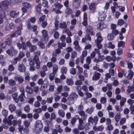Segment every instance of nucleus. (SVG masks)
Returning a JSON list of instances; mask_svg holds the SVG:
<instances>
[{"mask_svg":"<svg viewBox=\"0 0 134 134\" xmlns=\"http://www.w3.org/2000/svg\"><path fill=\"white\" fill-rule=\"evenodd\" d=\"M23 26L22 23H21L19 26L17 27L16 30L10 35V37L6 39L4 42L7 45L9 46L12 44V38L14 37H16L19 35H20L21 34V31L23 30Z\"/></svg>","mask_w":134,"mask_h":134,"instance_id":"nucleus-1","label":"nucleus"},{"mask_svg":"<svg viewBox=\"0 0 134 134\" xmlns=\"http://www.w3.org/2000/svg\"><path fill=\"white\" fill-rule=\"evenodd\" d=\"M43 127V125L41 121L37 120L36 122L34 129L35 132L37 134L41 132Z\"/></svg>","mask_w":134,"mask_h":134,"instance_id":"nucleus-2","label":"nucleus"},{"mask_svg":"<svg viewBox=\"0 0 134 134\" xmlns=\"http://www.w3.org/2000/svg\"><path fill=\"white\" fill-rule=\"evenodd\" d=\"M26 25L29 30L35 32L36 34L38 33V32L37 31V27L36 25H34L32 26L30 21H27L26 22Z\"/></svg>","mask_w":134,"mask_h":134,"instance_id":"nucleus-3","label":"nucleus"},{"mask_svg":"<svg viewBox=\"0 0 134 134\" xmlns=\"http://www.w3.org/2000/svg\"><path fill=\"white\" fill-rule=\"evenodd\" d=\"M6 52L9 55L12 57L17 55L18 52V51L15 49L14 47H12L10 49H8Z\"/></svg>","mask_w":134,"mask_h":134,"instance_id":"nucleus-4","label":"nucleus"},{"mask_svg":"<svg viewBox=\"0 0 134 134\" xmlns=\"http://www.w3.org/2000/svg\"><path fill=\"white\" fill-rule=\"evenodd\" d=\"M1 9L3 10H5L8 8L9 2L8 0L2 1L1 2Z\"/></svg>","mask_w":134,"mask_h":134,"instance_id":"nucleus-5","label":"nucleus"},{"mask_svg":"<svg viewBox=\"0 0 134 134\" xmlns=\"http://www.w3.org/2000/svg\"><path fill=\"white\" fill-rule=\"evenodd\" d=\"M32 60L36 64V67L37 69H39L40 66V63L39 62V58L37 55H35Z\"/></svg>","mask_w":134,"mask_h":134,"instance_id":"nucleus-6","label":"nucleus"},{"mask_svg":"<svg viewBox=\"0 0 134 134\" xmlns=\"http://www.w3.org/2000/svg\"><path fill=\"white\" fill-rule=\"evenodd\" d=\"M86 32L87 34H89L91 36L94 35H95L92 27L90 25L86 27Z\"/></svg>","mask_w":134,"mask_h":134,"instance_id":"nucleus-7","label":"nucleus"},{"mask_svg":"<svg viewBox=\"0 0 134 134\" xmlns=\"http://www.w3.org/2000/svg\"><path fill=\"white\" fill-rule=\"evenodd\" d=\"M83 20L82 22V24L85 27L87 26L88 25V18L87 17V14L86 12L84 13L83 18Z\"/></svg>","mask_w":134,"mask_h":134,"instance_id":"nucleus-8","label":"nucleus"},{"mask_svg":"<svg viewBox=\"0 0 134 134\" xmlns=\"http://www.w3.org/2000/svg\"><path fill=\"white\" fill-rule=\"evenodd\" d=\"M16 44L19 49L21 48L24 50H26V46L25 42H23L21 44L20 43H17Z\"/></svg>","mask_w":134,"mask_h":134,"instance_id":"nucleus-9","label":"nucleus"},{"mask_svg":"<svg viewBox=\"0 0 134 134\" xmlns=\"http://www.w3.org/2000/svg\"><path fill=\"white\" fill-rule=\"evenodd\" d=\"M49 84V83L48 80H44V82L42 85L40 90L42 91H44L47 88Z\"/></svg>","mask_w":134,"mask_h":134,"instance_id":"nucleus-10","label":"nucleus"},{"mask_svg":"<svg viewBox=\"0 0 134 134\" xmlns=\"http://www.w3.org/2000/svg\"><path fill=\"white\" fill-rule=\"evenodd\" d=\"M18 68L20 72H24L25 71L26 68L24 64L23 63H20Z\"/></svg>","mask_w":134,"mask_h":134,"instance_id":"nucleus-11","label":"nucleus"},{"mask_svg":"<svg viewBox=\"0 0 134 134\" xmlns=\"http://www.w3.org/2000/svg\"><path fill=\"white\" fill-rule=\"evenodd\" d=\"M93 129L95 131H102L104 130V127L103 125H100L97 127L96 125H94L93 126Z\"/></svg>","mask_w":134,"mask_h":134,"instance_id":"nucleus-12","label":"nucleus"},{"mask_svg":"<svg viewBox=\"0 0 134 134\" xmlns=\"http://www.w3.org/2000/svg\"><path fill=\"white\" fill-rule=\"evenodd\" d=\"M101 34L100 32L97 33L96 36L97 37V39L95 40L96 42H101L103 40V37L101 36Z\"/></svg>","mask_w":134,"mask_h":134,"instance_id":"nucleus-13","label":"nucleus"},{"mask_svg":"<svg viewBox=\"0 0 134 134\" xmlns=\"http://www.w3.org/2000/svg\"><path fill=\"white\" fill-rule=\"evenodd\" d=\"M94 74L92 77V80L93 81H96L99 79L100 77V74L96 71L95 72Z\"/></svg>","mask_w":134,"mask_h":134,"instance_id":"nucleus-14","label":"nucleus"},{"mask_svg":"<svg viewBox=\"0 0 134 134\" xmlns=\"http://www.w3.org/2000/svg\"><path fill=\"white\" fill-rule=\"evenodd\" d=\"M42 7V4L41 3H38L35 6V8L36 11L38 14H40L41 12V8Z\"/></svg>","mask_w":134,"mask_h":134,"instance_id":"nucleus-15","label":"nucleus"},{"mask_svg":"<svg viewBox=\"0 0 134 134\" xmlns=\"http://www.w3.org/2000/svg\"><path fill=\"white\" fill-rule=\"evenodd\" d=\"M19 13L18 11L16 12V11L12 10L10 13V15L12 18L16 17L19 14Z\"/></svg>","mask_w":134,"mask_h":134,"instance_id":"nucleus-16","label":"nucleus"},{"mask_svg":"<svg viewBox=\"0 0 134 134\" xmlns=\"http://www.w3.org/2000/svg\"><path fill=\"white\" fill-rule=\"evenodd\" d=\"M18 93L16 92L14 93L12 95V97L14 100L15 102L17 103L18 102L19 100L18 97Z\"/></svg>","mask_w":134,"mask_h":134,"instance_id":"nucleus-17","label":"nucleus"},{"mask_svg":"<svg viewBox=\"0 0 134 134\" xmlns=\"http://www.w3.org/2000/svg\"><path fill=\"white\" fill-rule=\"evenodd\" d=\"M80 4V2L77 0H75L73 4V8L74 9L79 7Z\"/></svg>","mask_w":134,"mask_h":134,"instance_id":"nucleus-18","label":"nucleus"},{"mask_svg":"<svg viewBox=\"0 0 134 134\" xmlns=\"http://www.w3.org/2000/svg\"><path fill=\"white\" fill-rule=\"evenodd\" d=\"M65 12V13L68 15H71L73 12L72 9L70 7L66 8Z\"/></svg>","mask_w":134,"mask_h":134,"instance_id":"nucleus-19","label":"nucleus"},{"mask_svg":"<svg viewBox=\"0 0 134 134\" xmlns=\"http://www.w3.org/2000/svg\"><path fill=\"white\" fill-rule=\"evenodd\" d=\"M42 35L44 39H46L48 38V32L47 31L45 30H43L42 31Z\"/></svg>","mask_w":134,"mask_h":134,"instance_id":"nucleus-20","label":"nucleus"},{"mask_svg":"<svg viewBox=\"0 0 134 134\" xmlns=\"http://www.w3.org/2000/svg\"><path fill=\"white\" fill-rule=\"evenodd\" d=\"M9 109L12 112L14 111L16 109V107L13 104H10L9 105Z\"/></svg>","mask_w":134,"mask_h":134,"instance_id":"nucleus-21","label":"nucleus"},{"mask_svg":"<svg viewBox=\"0 0 134 134\" xmlns=\"http://www.w3.org/2000/svg\"><path fill=\"white\" fill-rule=\"evenodd\" d=\"M129 73L128 75V78L130 80H131L134 74L133 72L131 70H130L129 71Z\"/></svg>","mask_w":134,"mask_h":134,"instance_id":"nucleus-22","label":"nucleus"},{"mask_svg":"<svg viewBox=\"0 0 134 134\" xmlns=\"http://www.w3.org/2000/svg\"><path fill=\"white\" fill-rule=\"evenodd\" d=\"M54 6L55 8L58 9H60L62 8L63 6L60 3L57 2L54 4Z\"/></svg>","mask_w":134,"mask_h":134,"instance_id":"nucleus-23","label":"nucleus"},{"mask_svg":"<svg viewBox=\"0 0 134 134\" xmlns=\"http://www.w3.org/2000/svg\"><path fill=\"white\" fill-rule=\"evenodd\" d=\"M15 79L18 81V82L20 83H23L24 81V79L23 78L21 77H15Z\"/></svg>","mask_w":134,"mask_h":134,"instance_id":"nucleus-24","label":"nucleus"},{"mask_svg":"<svg viewBox=\"0 0 134 134\" xmlns=\"http://www.w3.org/2000/svg\"><path fill=\"white\" fill-rule=\"evenodd\" d=\"M66 82L67 84L70 86H72L74 83L73 80L72 79H67Z\"/></svg>","mask_w":134,"mask_h":134,"instance_id":"nucleus-25","label":"nucleus"},{"mask_svg":"<svg viewBox=\"0 0 134 134\" xmlns=\"http://www.w3.org/2000/svg\"><path fill=\"white\" fill-rule=\"evenodd\" d=\"M21 60L18 57L15 58L13 59L11 61L12 63L14 65L16 64L18 61H20Z\"/></svg>","mask_w":134,"mask_h":134,"instance_id":"nucleus-26","label":"nucleus"},{"mask_svg":"<svg viewBox=\"0 0 134 134\" xmlns=\"http://www.w3.org/2000/svg\"><path fill=\"white\" fill-rule=\"evenodd\" d=\"M59 27L62 29H66L67 27V25L65 22H63L60 24Z\"/></svg>","mask_w":134,"mask_h":134,"instance_id":"nucleus-27","label":"nucleus"},{"mask_svg":"<svg viewBox=\"0 0 134 134\" xmlns=\"http://www.w3.org/2000/svg\"><path fill=\"white\" fill-rule=\"evenodd\" d=\"M26 92L29 94H31L33 91L31 87L28 86H27L26 88Z\"/></svg>","mask_w":134,"mask_h":134,"instance_id":"nucleus-28","label":"nucleus"},{"mask_svg":"<svg viewBox=\"0 0 134 134\" xmlns=\"http://www.w3.org/2000/svg\"><path fill=\"white\" fill-rule=\"evenodd\" d=\"M37 49V47L36 45H32L29 48V50L31 52H33L36 51Z\"/></svg>","mask_w":134,"mask_h":134,"instance_id":"nucleus-29","label":"nucleus"},{"mask_svg":"<svg viewBox=\"0 0 134 134\" xmlns=\"http://www.w3.org/2000/svg\"><path fill=\"white\" fill-rule=\"evenodd\" d=\"M23 6L24 7L27 8L29 9L31 6V5L28 2H24L23 4Z\"/></svg>","mask_w":134,"mask_h":134,"instance_id":"nucleus-30","label":"nucleus"},{"mask_svg":"<svg viewBox=\"0 0 134 134\" xmlns=\"http://www.w3.org/2000/svg\"><path fill=\"white\" fill-rule=\"evenodd\" d=\"M6 16L5 12L3 10H0V18H4Z\"/></svg>","mask_w":134,"mask_h":134,"instance_id":"nucleus-31","label":"nucleus"},{"mask_svg":"<svg viewBox=\"0 0 134 134\" xmlns=\"http://www.w3.org/2000/svg\"><path fill=\"white\" fill-rule=\"evenodd\" d=\"M42 3V5L46 8H48L49 7L48 5V2L47 0L43 1Z\"/></svg>","mask_w":134,"mask_h":134,"instance_id":"nucleus-32","label":"nucleus"},{"mask_svg":"<svg viewBox=\"0 0 134 134\" xmlns=\"http://www.w3.org/2000/svg\"><path fill=\"white\" fill-rule=\"evenodd\" d=\"M121 118L120 114L119 113H118L115 116V121L118 122L119 121Z\"/></svg>","mask_w":134,"mask_h":134,"instance_id":"nucleus-33","label":"nucleus"},{"mask_svg":"<svg viewBox=\"0 0 134 134\" xmlns=\"http://www.w3.org/2000/svg\"><path fill=\"white\" fill-rule=\"evenodd\" d=\"M8 83L10 86H14L16 85L15 81L12 79H10L9 80Z\"/></svg>","mask_w":134,"mask_h":134,"instance_id":"nucleus-34","label":"nucleus"},{"mask_svg":"<svg viewBox=\"0 0 134 134\" xmlns=\"http://www.w3.org/2000/svg\"><path fill=\"white\" fill-rule=\"evenodd\" d=\"M94 109V108L93 107H91L90 108H88L85 111L86 113L89 114H91L93 111Z\"/></svg>","mask_w":134,"mask_h":134,"instance_id":"nucleus-35","label":"nucleus"},{"mask_svg":"<svg viewBox=\"0 0 134 134\" xmlns=\"http://www.w3.org/2000/svg\"><path fill=\"white\" fill-rule=\"evenodd\" d=\"M114 37V35H113L112 33H110L108 34L107 36L108 39L109 41L113 40Z\"/></svg>","mask_w":134,"mask_h":134,"instance_id":"nucleus-36","label":"nucleus"},{"mask_svg":"<svg viewBox=\"0 0 134 134\" xmlns=\"http://www.w3.org/2000/svg\"><path fill=\"white\" fill-rule=\"evenodd\" d=\"M59 115L62 117H64L65 116L64 111L62 110H59L58 111Z\"/></svg>","mask_w":134,"mask_h":134,"instance_id":"nucleus-37","label":"nucleus"},{"mask_svg":"<svg viewBox=\"0 0 134 134\" xmlns=\"http://www.w3.org/2000/svg\"><path fill=\"white\" fill-rule=\"evenodd\" d=\"M58 67L57 65L56 64L54 65L53 66V73L56 74L57 73L58 70Z\"/></svg>","mask_w":134,"mask_h":134,"instance_id":"nucleus-38","label":"nucleus"},{"mask_svg":"<svg viewBox=\"0 0 134 134\" xmlns=\"http://www.w3.org/2000/svg\"><path fill=\"white\" fill-rule=\"evenodd\" d=\"M95 4L94 3H92L89 6V8L91 10L94 11L95 9Z\"/></svg>","mask_w":134,"mask_h":134,"instance_id":"nucleus-39","label":"nucleus"},{"mask_svg":"<svg viewBox=\"0 0 134 134\" xmlns=\"http://www.w3.org/2000/svg\"><path fill=\"white\" fill-rule=\"evenodd\" d=\"M25 54L24 53L20 51L19 53L18 56L17 57L21 60V59L25 56Z\"/></svg>","mask_w":134,"mask_h":134,"instance_id":"nucleus-40","label":"nucleus"},{"mask_svg":"<svg viewBox=\"0 0 134 134\" xmlns=\"http://www.w3.org/2000/svg\"><path fill=\"white\" fill-rule=\"evenodd\" d=\"M38 75H35L31 76L30 78L33 81H36L38 79Z\"/></svg>","mask_w":134,"mask_h":134,"instance_id":"nucleus-41","label":"nucleus"},{"mask_svg":"<svg viewBox=\"0 0 134 134\" xmlns=\"http://www.w3.org/2000/svg\"><path fill=\"white\" fill-rule=\"evenodd\" d=\"M67 71V68L65 67H62L61 70V72L62 74H66Z\"/></svg>","mask_w":134,"mask_h":134,"instance_id":"nucleus-42","label":"nucleus"},{"mask_svg":"<svg viewBox=\"0 0 134 134\" xmlns=\"http://www.w3.org/2000/svg\"><path fill=\"white\" fill-rule=\"evenodd\" d=\"M125 42L124 41H119L118 43V47H124L125 46Z\"/></svg>","mask_w":134,"mask_h":134,"instance_id":"nucleus-43","label":"nucleus"},{"mask_svg":"<svg viewBox=\"0 0 134 134\" xmlns=\"http://www.w3.org/2000/svg\"><path fill=\"white\" fill-rule=\"evenodd\" d=\"M124 72V70L122 69L121 71L119 72L118 74V76L119 78H121L122 77L123 75Z\"/></svg>","mask_w":134,"mask_h":134,"instance_id":"nucleus-44","label":"nucleus"},{"mask_svg":"<svg viewBox=\"0 0 134 134\" xmlns=\"http://www.w3.org/2000/svg\"><path fill=\"white\" fill-rule=\"evenodd\" d=\"M29 21L30 22H31L33 24H35L36 21V19L35 17H31L29 19Z\"/></svg>","mask_w":134,"mask_h":134,"instance_id":"nucleus-45","label":"nucleus"},{"mask_svg":"<svg viewBox=\"0 0 134 134\" xmlns=\"http://www.w3.org/2000/svg\"><path fill=\"white\" fill-rule=\"evenodd\" d=\"M38 46L42 49L45 48V45L41 41L38 42Z\"/></svg>","mask_w":134,"mask_h":134,"instance_id":"nucleus-46","label":"nucleus"},{"mask_svg":"<svg viewBox=\"0 0 134 134\" xmlns=\"http://www.w3.org/2000/svg\"><path fill=\"white\" fill-rule=\"evenodd\" d=\"M77 55V53L76 51H73L71 53V58L72 59H74L76 57Z\"/></svg>","mask_w":134,"mask_h":134,"instance_id":"nucleus-47","label":"nucleus"},{"mask_svg":"<svg viewBox=\"0 0 134 134\" xmlns=\"http://www.w3.org/2000/svg\"><path fill=\"white\" fill-rule=\"evenodd\" d=\"M30 124V122L28 120H26L24 122V125L25 127H29Z\"/></svg>","mask_w":134,"mask_h":134,"instance_id":"nucleus-48","label":"nucleus"},{"mask_svg":"<svg viewBox=\"0 0 134 134\" xmlns=\"http://www.w3.org/2000/svg\"><path fill=\"white\" fill-rule=\"evenodd\" d=\"M55 74L53 72L50 74L49 75V78L51 81H52L54 79Z\"/></svg>","mask_w":134,"mask_h":134,"instance_id":"nucleus-49","label":"nucleus"},{"mask_svg":"<svg viewBox=\"0 0 134 134\" xmlns=\"http://www.w3.org/2000/svg\"><path fill=\"white\" fill-rule=\"evenodd\" d=\"M24 96H25V95L23 94H20L18 96V98L20 102H22L24 101Z\"/></svg>","mask_w":134,"mask_h":134,"instance_id":"nucleus-50","label":"nucleus"},{"mask_svg":"<svg viewBox=\"0 0 134 134\" xmlns=\"http://www.w3.org/2000/svg\"><path fill=\"white\" fill-rule=\"evenodd\" d=\"M124 23V21L122 19H119L118 20V25H119L122 26Z\"/></svg>","mask_w":134,"mask_h":134,"instance_id":"nucleus-51","label":"nucleus"},{"mask_svg":"<svg viewBox=\"0 0 134 134\" xmlns=\"http://www.w3.org/2000/svg\"><path fill=\"white\" fill-rule=\"evenodd\" d=\"M101 103L102 104H104L106 103L107 102L106 98L105 97H102L100 100Z\"/></svg>","mask_w":134,"mask_h":134,"instance_id":"nucleus-52","label":"nucleus"},{"mask_svg":"<svg viewBox=\"0 0 134 134\" xmlns=\"http://www.w3.org/2000/svg\"><path fill=\"white\" fill-rule=\"evenodd\" d=\"M22 1V0H10V2L12 3V4L13 3H20Z\"/></svg>","mask_w":134,"mask_h":134,"instance_id":"nucleus-53","label":"nucleus"},{"mask_svg":"<svg viewBox=\"0 0 134 134\" xmlns=\"http://www.w3.org/2000/svg\"><path fill=\"white\" fill-rule=\"evenodd\" d=\"M65 32L69 36H72V35L68 29H66L65 31Z\"/></svg>","mask_w":134,"mask_h":134,"instance_id":"nucleus-54","label":"nucleus"},{"mask_svg":"<svg viewBox=\"0 0 134 134\" xmlns=\"http://www.w3.org/2000/svg\"><path fill=\"white\" fill-rule=\"evenodd\" d=\"M96 45L97 47L99 49H100L102 48V46L101 44V42H96Z\"/></svg>","mask_w":134,"mask_h":134,"instance_id":"nucleus-55","label":"nucleus"},{"mask_svg":"<svg viewBox=\"0 0 134 134\" xmlns=\"http://www.w3.org/2000/svg\"><path fill=\"white\" fill-rule=\"evenodd\" d=\"M126 121V119L125 118H124L121 119L120 121L119 124L120 125H123L125 123Z\"/></svg>","mask_w":134,"mask_h":134,"instance_id":"nucleus-56","label":"nucleus"},{"mask_svg":"<svg viewBox=\"0 0 134 134\" xmlns=\"http://www.w3.org/2000/svg\"><path fill=\"white\" fill-rule=\"evenodd\" d=\"M8 111L5 109L3 110L2 112V113L3 115L5 117H6L8 115Z\"/></svg>","mask_w":134,"mask_h":134,"instance_id":"nucleus-57","label":"nucleus"},{"mask_svg":"<svg viewBox=\"0 0 134 134\" xmlns=\"http://www.w3.org/2000/svg\"><path fill=\"white\" fill-rule=\"evenodd\" d=\"M98 59L99 62H102L103 61L104 59V57L103 55H98Z\"/></svg>","mask_w":134,"mask_h":134,"instance_id":"nucleus-58","label":"nucleus"},{"mask_svg":"<svg viewBox=\"0 0 134 134\" xmlns=\"http://www.w3.org/2000/svg\"><path fill=\"white\" fill-rule=\"evenodd\" d=\"M93 68L94 69L97 70L100 72H102L103 71V70L102 69H100L98 67L96 66H94L93 67Z\"/></svg>","mask_w":134,"mask_h":134,"instance_id":"nucleus-59","label":"nucleus"},{"mask_svg":"<svg viewBox=\"0 0 134 134\" xmlns=\"http://www.w3.org/2000/svg\"><path fill=\"white\" fill-rule=\"evenodd\" d=\"M14 68L12 64L10 65L8 68V69L9 71H12L14 70Z\"/></svg>","mask_w":134,"mask_h":134,"instance_id":"nucleus-60","label":"nucleus"},{"mask_svg":"<svg viewBox=\"0 0 134 134\" xmlns=\"http://www.w3.org/2000/svg\"><path fill=\"white\" fill-rule=\"evenodd\" d=\"M59 36V34L58 31H55L53 36L54 37L55 39H57L58 38Z\"/></svg>","mask_w":134,"mask_h":134,"instance_id":"nucleus-61","label":"nucleus"},{"mask_svg":"<svg viewBox=\"0 0 134 134\" xmlns=\"http://www.w3.org/2000/svg\"><path fill=\"white\" fill-rule=\"evenodd\" d=\"M63 88V86L62 85H60L57 88V91L58 92V93L59 94L60 92L62 91Z\"/></svg>","mask_w":134,"mask_h":134,"instance_id":"nucleus-62","label":"nucleus"},{"mask_svg":"<svg viewBox=\"0 0 134 134\" xmlns=\"http://www.w3.org/2000/svg\"><path fill=\"white\" fill-rule=\"evenodd\" d=\"M48 25V23L46 21L42 22L41 25L43 28H45Z\"/></svg>","mask_w":134,"mask_h":134,"instance_id":"nucleus-63","label":"nucleus"},{"mask_svg":"<svg viewBox=\"0 0 134 134\" xmlns=\"http://www.w3.org/2000/svg\"><path fill=\"white\" fill-rule=\"evenodd\" d=\"M24 109L25 112L28 113L30 111V107L29 106L26 105L24 107Z\"/></svg>","mask_w":134,"mask_h":134,"instance_id":"nucleus-64","label":"nucleus"}]
</instances>
